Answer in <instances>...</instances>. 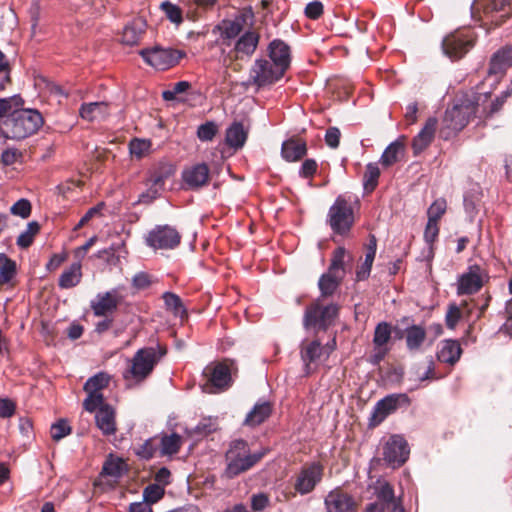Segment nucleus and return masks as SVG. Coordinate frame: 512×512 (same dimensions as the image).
<instances>
[{"instance_id": "nucleus-17", "label": "nucleus", "mask_w": 512, "mask_h": 512, "mask_svg": "<svg viewBox=\"0 0 512 512\" xmlns=\"http://www.w3.org/2000/svg\"><path fill=\"white\" fill-rule=\"evenodd\" d=\"M182 180L187 189L198 190L208 185L210 169L205 163L195 164L183 170Z\"/></svg>"}, {"instance_id": "nucleus-8", "label": "nucleus", "mask_w": 512, "mask_h": 512, "mask_svg": "<svg viewBox=\"0 0 512 512\" xmlns=\"http://www.w3.org/2000/svg\"><path fill=\"white\" fill-rule=\"evenodd\" d=\"M474 44L475 36L472 31H455L443 39L442 48L449 58L458 60L466 55Z\"/></svg>"}, {"instance_id": "nucleus-45", "label": "nucleus", "mask_w": 512, "mask_h": 512, "mask_svg": "<svg viewBox=\"0 0 512 512\" xmlns=\"http://www.w3.org/2000/svg\"><path fill=\"white\" fill-rule=\"evenodd\" d=\"M40 232V224L37 221L29 222L25 231L21 232L17 237L16 244L22 248H29L33 242L35 236Z\"/></svg>"}, {"instance_id": "nucleus-28", "label": "nucleus", "mask_w": 512, "mask_h": 512, "mask_svg": "<svg viewBox=\"0 0 512 512\" xmlns=\"http://www.w3.org/2000/svg\"><path fill=\"white\" fill-rule=\"evenodd\" d=\"M353 255L344 247H337L331 255L328 270L345 277L346 271L353 263Z\"/></svg>"}, {"instance_id": "nucleus-55", "label": "nucleus", "mask_w": 512, "mask_h": 512, "mask_svg": "<svg viewBox=\"0 0 512 512\" xmlns=\"http://www.w3.org/2000/svg\"><path fill=\"white\" fill-rule=\"evenodd\" d=\"M157 450L158 444L156 443V439L150 438L137 448L136 454L142 459L148 460L155 455Z\"/></svg>"}, {"instance_id": "nucleus-22", "label": "nucleus", "mask_w": 512, "mask_h": 512, "mask_svg": "<svg viewBox=\"0 0 512 512\" xmlns=\"http://www.w3.org/2000/svg\"><path fill=\"white\" fill-rule=\"evenodd\" d=\"M437 119L435 117H430L425 122L423 128L420 132L413 138L412 140V150L414 156L422 153L426 148L430 146L432 143L435 132L437 129Z\"/></svg>"}, {"instance_id": "nucleus-6", "label": "nucleus", "mask_w": 512, "mask_h": 512, "mask_svg": "<svg viewBox=\"0 0 512 512\" xmlns=\"http://www.w3.org/2000/svg\"><path fill=\"white\" fill-rule=\"evenodd\" d=\"M140 56L148 65L164 71L176 66L186 56V53L183 50L155 45L141 50Z\"/></svg>"}, {"instance_id": "nucleus-42", "label": "nucleus", "mask_w": 512, "mask_h": 512, "mask_svg": "<svg viewBox=\"0 0 512 512\" xmlns=\"http://www.w3.org/2000/svg\"><path fill=\"white\" fill-rule=\"evenodd\" d=\"M108 105L105 102H91L84 103L79 109V114L82 119L93 121L99 116L107 114Z\"/></svg>"}, {"instance_id": "nucleus-10", "label": "nucleus", "mask_w": 512, "mask_h": 512, "mask_svg": "<svg viewBox=\"0 0 512 512\" xmlns=\"http://www.w3.org/2000/svg\"><path fill=\"white\" fill-rule=\"evenodd\" d=\"M110 377L104 372H99L90 377L84 384L87 397L83 402L85 410L94 412L104 402L102 390L109 384Z\"/></svg>"}, {"instance_id": "nucleus-30", "label": "nucleus", "mask_w": 512, "mask_h": 512, "mask_svg": "<svg viewBox=\"0 0 512 512\" xmlns=\"http://www.w3.org/2000/svg\"><path fill=\"white\" fill-rule=\"evenodd\" d=\"M344 277L327 269L318 280V288L322 298L332 297L340 288Z\"/></svg>"}, {"instance_id": "nucleus-5", "label": "nucleus", "mask_w": 512, "mask_h": 512, "mask_svg": "<svg viewBox=\"0 0 512 512\" xmlns=\"http://www.w3.org/2000/svg\"><path fill=\"white\" fill-rule=\"evenodd\" d=\"M326 222L334 234L347 236L355 223L352 203L339 195L328 210Z\"/></svg>"}, {"instance_id": "nucleus-49", "label": "nucleus", "mask_w": 512, "mask_h": 512, "mask_svg": "<svg viewBox=\"0 0 512 512\" xmlns=\"http://www.w3.org/2000/svg\"><path fill=\"white\" fill-rule=\"evenodd\" d=\"M391 336V327L388 322H378L374 333V344L376 346L385 345Z\"/></svg>"}, {"instance_id": "nucleus-24", "label": "nucleus", "mask_w": 512, "mask_h": 512, "mask_svg": "<svg viewBox=\"0 0 512 512\" xmlns=\"http://www.w3.org/2000/svg\"><path fill=\"white\" fill-rule=\"evenodd\" d=\"M95 422L98 429L105 436L114 435L116 432L115 411L104 402L94 411Z\"/></svg>"}, {"instance_id": "nucleus-26", "label": "nucleus", "mask_w": 512, "mask_h": 512, "mask_svg": "<svg viewBox=\"0 0 512 512\" xmlns=\"http://www.w3.org/2000/svg\"><path fill=\"white\" fill-rule=\"evenodd\" d=\"M486 307L487 304L477 307L473 302H464L460 306L451 305L445 320H464L472 317L479 319L483 316V311Z\"/></svg>"}, {"instance_id": "nucleus-46", "label": "nucleus", "mask_w": 512, "mask_h": 512, "mask_svg": "<svg viewBox=\"0 0 512 512\" xmlns=\"http://www.w3.org/2000/svg\"><path fill=\"white\" fill-rule=\"evenodd\" d=\"M160 9L170 22L176 25L183 22V11L178 5L173 4L170 1H164L161 3Z\"/></svg>"}, {"instance_id": "nucleus-64", "label": "nucleus", "mask_w": 512, "mask_h": 512, "mask_svg": "<svg viewBox=\"0 0 512 512\" xmlns=\"http://www.w3.org/2000/svg\"><path fill=\"white\" fill-rule=\"evenodd\" d=\"M23 157L22 152L16 148H7L2 152L1 161L4 165L10 166L18 162Z\"/></svg>"}, {"instance_id": "nucleus-31", "label": "nucleus", "mask_w": 512, "mask_h": 512, "mask_svg": "<svg viewBox=\"0 0 512 512\" xmlns=\"http://www.w3.org/2000/svg\"><path fill=\"white\" fill-rule=\"evenodd\" d=\"M405 137L402 136L395 140L394 142L390 143L386 149L384 150L383 154L380 158V163L384 167H391L394 164L398 163L402 160L405 153V143H404Z\"/></svg>"}, {"instance_id": "nucleus-29", "label": "nucleus", "mask_w": 512, "mask_h": 512, "mask_svg": "<svg viewBox=\"0 0 512 512\" xmlns=\"http://www.w3.org/2000/svg\"><path fill=\"white\" fill-rule=\"evenodd\" d=\"M259 40V33L246 31L235 43L236 58L242 59L244 56H252L259 44Z\"/></svg>"}, {"instance_id": "nucleus-61", "label": "nucleus", "mask_w": 512, "mask_h": 512, "mask_svg": "<svg viewBox=\"0 0 512 512\" xmlns=\"http://www.w3.org/2000/svg\"><path fill=\"white\" fill-rule=\"evenodd\" d=\"M324 12V6L320 1H312L305 7V16L311 20L319 19Z\"/></svg>"}, {"instance_id": "nucleus-59", "label": "nucleus", "mask_w": 512, "mask_h": 512, "mask_svg": "<svg viewBox=\"0 0 512 512\" xmlns=\"http://www.w3.org/2000/svg\"><path fill=\"white\" fill-rule=\"evenodd\" d=\"M50 433L53 440L59 441L71 433V428L65 420H59L51 426Z\"/></svg>"}, {"instance_id": "nucleus-54", "label": "nucleus", "mask_w": 512, "mask_h": 512, "mask_svg": "<svg viewBox=\"0 0 512 512\" xmlns=\"http://www.w3.org/2000/svg\"><path fill=\"white\" fill-rule=\"evenodd\" d=\"M164 495V488L158 484L148 485L143 491V499L149 505L159 501Z\"/></svg>"}, {"instance_id": "nucleus-32", "label": "nucleus", "mask_w": 512, "mask_h": 512, "mask_svg": "<svg viewBox=\"0 0 512 512\" xmlns=\"http://www.w3.org/2000/svg\"><path fill=\"white\" fill-rule=\"evenodd\" d=\"M146 21L143 18H135L127 24L123 30L122 42L126 45H136L146 31Z\"/></svg>"}, {"instance_id": "nucleus-25", "label": "nucleus", "mask_w": 512, "mask_h": 512, "mask_svg": "<svg viewBox=\"0 0 512 512\" xmlns=\"http://www.w3.org/2000/svg\"><path fill=\"white\" fill-rule=\"evenodd\" d=\"M175 172L176 167L172 163L159 162L149 170L145 184L163 189L165 182L170 179Z\"/></svg>"}, {"instance_id": "nucleus-47", "label": "nucleus", "mask_w": 512, "mask_h": 512, "mask_svg": "<svg viewBox=\"0 0 512 512\" xmlns=\"http://www.w3.org/2000/svg\"><path fill=\"white\" fill-rule=\"evenodd\" d=\"M221 31V37L223 39H234L242 31L243 26L239 21L224 20L221 25L218 26Z\"/></svg>"}, {"instance_id": "nucleus-52", "label": "nucleus", "mask_w": 512, "mask_h": 512, "mask_svg": "<svg viewBox=\"0 0 512 512\" xmlns=\"http://www.w3.org/2000/svg\"><path fill=\"white\" fill-rule=\"evenodd\" d=\"M24 104V100L20 95H14L12 97L0 98V118L5 116L13 108L21 107Z\"/></svg>"}, {"instance_id": "nucleus-27", "label": "nucleus", "mask_w": 512, "mask_h": 512, "mask_svg": "<svg viewBox=\"0 0 512 512\" xmlns=\"http://www.w3.org/2000/svg\"><path fill=\"white\" fill-rule=\"evenodd\" d=\"M306 154V141L299 137H291L282 143L281 155L288 162L299 161Z\"/></svg>"}, {"instance_id": "nucleus-50", "label": "nucleus", "mask_w": 512, "mask_h": 512, "mask_svg": "<svg viewBox=\"0 0 512 512\" xmlns=\"http://www.w3.org/2000/svg\"><path fill=\"white\" fill-rule=\"evenodd\" d=\"M377 498L386 503L391 504L395 501V495L393 487L386 481H379L376 487Z\"/></svg>"}, {"instance_id": "nucleus-53", "label": "nucleus", "mask_w": 512, "mask_h": 512, "mask_svg": "<svg viewBox=\"0 0 512 512\" xmlns=\"http://www.w3.org/2000/svg\"><path fill=\"white\" fill-rule=\"evenodd\" d=\"M191 88V83L188 81H179L171 87V89L162 92V98L165 101L176 100L178 94L184 93Z\"/></svg>"}, {"instance_id": "nucleus-48", "label": "nucleus", "mask_w": 512, "mask_h": 512, "mask_svg": "<svg viewBox=\"0 0 512 512\" xmlns=\"http://www.w3.org/2000/svg\"><path fill=\"white\" fill-rule=\"evenodd\" d=\"M447 209V202L444 198L435 200L427 211L428 220L431 222H439Z\"/></svg>"}, {"instance_id": "nucleus-12", "label": "nucleus", "mask_w": 512, "mask_h": 512, "mask_svg": "<svg viewBox=\"0 0 512 512\" xmlns=\"http://www.w3.org/2000/svg\"><path fill=\"white\" fill-rule=\"evenodd\" d=\"M123 296L117 289H112L105 293H99L91 301V309L96 317H106L112 315L122 303Z\"/></svg>"}, {"instance_id": "nucleus-39", "label": "nucleus", "mask_w": 512, "mask_h": 512, "mask_svg": "<svg viewBox=\"0 0 512 512\" xmlns=\"http://www.w3.org/2000/svg\"><path fill=\"white\" fill-rule=\"evenodd\" d=\"M182 445V438L177 433L163 435L159 441V454L161 456H172L178 453Z\"/></svg>"}, {"instance_id": "nucleus-23", "label": "nucleus", "mask_w": 512, "mask_h": 512, "mask_svg": "<svg viewBox=\"0 0 512 512\" xmlns=\"http://www.w3.org/2000/svg\"><path fill=\"white\" fill-rule=\"evenodd\" d=\"M483 286L480 275V267L473 265L469 271L460 276L458 280L457 293L459 295H469L478 292Z\"/></svg>"}, {"instance_id": "nucleus-19", "label": "nucleus", "mask_w": 512, "mask_h": 512, "mask_svg": "<svg viewBox=\"0 0 512 512\" xmlns=\"http://www.w3.org/2000/svg\"><path fill=\"white\" fill-rule=\"evenodd\" d=\"M340 308L337 303L325 304L318 298L307 306L304 320H333L339 316Z\"/></svg>"}, {"instance_id": "nucleus-60", "label": "nucleus", "mask_w": 512, "mask_h": 512, "mask_svg": "<svg viewBox=\"0 0 512 512\" xmlns=\"http://www.w3.org/2000/svg\"><path fill=\"white\" fill-rule=\"evenodd\" d=\"M216 430V423L211 418L202 419L193 429L199 436H206Z\"/></svg>"}, {"instance_id": "nucleus-13", "label": "nucleus", "mask_w": 512, "mask_h": 512, "mask_svg": "<svg viewBox=\"0 0 512 512\" xmlns=\"http://www.w3.org/2000/svg\"><path fill=\"white\" fill-rule=\"evenodd\" d=\"M407 441L400 435H393L386 443L383 451L384 460L393 467H399L409 456Z\"/></svg>"}, {"instance_id": "nucleus-38", "label": "nucleus", "mask_w": 512, "mask_h": 512, "mask_svg": "<svg viewBox=\"0 0 512 512\" xmlns=\"http://www.w3.org/2000/svg\"><path fill=\"white\" fill-rule=\"evenodd\" d=\"M248 132L244 129L241 122H234L226 130V143L229 147L240 149L247 140Z\"/></svg>"}, {"instance_id": "nucleus-20", "label": "nucleus", "mask_w": 512, "mask_h": 512, "mask_svg": "<svg viewBox=\"0 0 512 512\" xmlns=\"http://www.w3.org/2000/svg\"><path fill=\"white\" fill-rule=\"evenodd\" d=\"M512 67V43L494 52L489 60L488 75L502 77Z\"/></svg>"}, {"instance_id": "nucleus-3", "label": "nucleus", "mask_w": 512, "mask_h": 512, "mask_svg": "<svg viewBox=\"0 0 512 512\" xmlns=\"http://www.w3.org/2000/svg\"><path fill=\"white\" fill-rule=\"evenodd\" d=\"M165 354L166 349L159 344L139 349L130 361L129 368L123 373V377L126 380H144Z\"/></svg>"}, {"instance_id": "nucleus-1", "label": "nucleus", "mask_w": 512, "mask_h": 512, "mask_svg": "<svg viewBox=\"0 0 512 512\" xmlns=\"http://www.w3.org/2000/svg\"><path fill=\"white\" fill-rule=\"evenodd\" d=\"M43 123V117L38 110L16 109L0 120V136L20 141L35 134Z\"/></svg>"}, {"instance_id": "nucleus-40", "label": "nucleus", "mask_w": 512, "mask_h": 512, "mask_svg": "<svg viewBox=\"0 0 512 512\" xmlns=\"http://www.w3.org/2000/svg\"><path fill=\"white\" fill-rule=\"evenodd\" d=\"M126 470V464L121 458L110 455L104 462L101 475L114 478L115 480L122 477Z\"/></svg>"}, {"instance_id": "nucleus-36", "label": "nucleus", "mask_w": 512, "mask_h": 512, "mask_svg": "<svg viewBox=\"0 0 512 512\" xmlns=\"http://www.w3.org/2000/svg\"><path fill=\"white\" fill-rule=\"evenodd\" d=\"M272 408L269 402H258L252 410L247 414L244 424L247 426H257L263 423L271 414Z\"/></svg>"}, {"instance_id": "nucleus-41", "label": "nucleus", "mask_w": 512, "mask_h": 512, "mask_svg": "<svg viewBox=\"0 0 512 512\" xmlns=\"http://www.w3.org/2000/svg\"><path fill=\"white\" fill-rule=\"evenodd\" d=\"M426 340V331L420 325H411L406 329V345L410 351H418Z\"/></svg>"}, {"instance_id": "nucleus-16", "label": "nucleus", "mask_w": 512, "mask_h": 512, "mask_svg": "<svg viewBox=\"0 0 512 512\" xmlns=\"http://www.w3.org/2000/svg\"><path fill=\"white\" fill-rule=\"evenodd\" d=\"M326 512H355L354 498L341 488L331 490L324 498Z\"/></svg>"}, {"instance_id": "nucleus-9", "label": "nucleus", "mask_w": 512, "mask_h": 512, "mask_svg": "<svg viewBox=\"0 0 512 512\" xmlns=\"http://www.w3.org/2000/svg\"><path fill=\"white\" fill-rule=\"evenodd\" d=\"M180 241V233L169 225H157L145 237L146 245L153 249H174Z\"/></svg>"}, {"instance_id": "nucleus-21", "label": "nucleus", "mask_w": 512, "mask_h": 512, "mask_svg": "<svg viewBox=\"0 0 512 512\" xmlns=\"http://www.w3.org/2000/svg\"><path fill=\"white\" fill-rule=\"evenodd\" d=\"M268 59L286 73L291 65V51L289 45L283 40L274 39L268 45Z\"/></svg>"}, {"instance_id": "nucleus-18", "label": "nucleus", "mask_w": 512, "mask_h": 512, "mask_svg": "<svg viewBox=\"0 0 512 512\" xmlns=\"http://www.w3.org/2000/svg\"><path fill=\"white\" fill-rule=\"evenodd\" d=\"M323 468L318 463H313L304 468L297 477L295 489L302 495L310 493L321 481Z\"/></svg>"}, {"instance_id": "nucleus-11", "label": "nucleus", "mask_w": 512, "mask_h": 512, "mask_svg": "<svg viewBox=\"0 0 512 512\" xmlns=\"http://www.w3.org/2000/svg\"><path fill=\"white\" fill-rule=\"evenodd\" d=\"M409 405L410 399L404 393L387 395L375 404L370 417V425H379L388 415L394 413L399 407Z\"/></svg>"}, {"instance_id": "nucleus-57", "label": "nucleus", "mask_w": 512, "mask_h": 512, "mask_svg": "<svg viewBox=\"0 0 512 512\" xmlns=\"http://www.w3.org/2000/svg\"><path fill=\"white\" fill-rule=\"evenodd\" d=\"M217 132V125L212 121H208L198 127L197 136L201 141H211Z\"/></svg>"}, {"instance_id": "nucleus-37", "label": "nucleus", "mask_w": 512, "mask_h": 512, "mask_svg": "<svg viewBox=\"0 0 512 512\" xmlns=\"http://www.w3.org/2000/svg\"><path fill=\"white\" fill-rule=\"evenodd\" d=\"M164 305L167 311L171 312L173 317L181 320L188 317L187 308L182 299L173 292H165L162 295Z\"/></svg>"}, {"instance_id": "nucleus-58", "label": "nucleus", "mask_w": 512, "mask_h": 512, "mask_svg": "<svg viewBox=\"0 0 512 512\" xmlns=\"http://www.w3.org/2000/svg\"><path fill=\"white\" fill-rule=\"evenodd\" d=\"M374 259L371 255H365L363 263L357 267L355 272V280L357 282L365 281L369 278Z\"/></svg>"}, {"instance_id": "nucleus-43", "label": "nucleus", "mask_w": 512, "mask_h": 512, "mask_svg": "<svg viewBox=\"0 0 512 512\" xmlns=\"http://www.w3.org/2000/svg\"><path fill=\"white\" fill-rule=\"evenodd\" d=\"M81 276V265L74 263L61 274L58 284L63 289L75 287L80 282Z\"/></svg>"}, {"instance_id": "nucleus-63", "label": "nucleus", "mask_w": 512, "mask_h": 512, "mask_svg": "<svg viewBox=\"0 0 512 512\" xmlns=\"http://www.w3.org/2000/svg\"><path fill=\"white\" fill-rule=\"evenodd\" d=\"M150 148V143L141 139H133L129 144L130 153L141 158Z\"/></svg>"}, {"instance_id": "nucleus-15", "label": "nucleus", "mask_w": 512, "mask_h": 512, "mask_svg": "<svg viewBox=\"0 0 512 512\" xmlns=\"http://www.w3.org/2000/svg\"><path fill=\"white\" fill-rule=\"evenodd\" d=\"M211 386L209 392L217 393L226 390L232 383L230 369L223 363L209 365L204 369Z\"/></svg>"}, {"instance_id": "nucleus-44", "label": "nucleus", "mask_w": 512, "mask_h": 512, "mask_svg": "<svg viewBox=\"0 0 512 512\" xmlns=\"http://www.w3.org/2000/svg\"><path fill=\"white\" fill-rule=\"evenodd\" d=\"M380 174L381 172L377 163H368L366 165V170L363 175V188L366 193L370 194L376 189Z\"/></svg>"}, {"instance_id": "nucleus-35", "label": "nucleus", "mask_w": 512, "mask_h": 512, "mask_svg": "<svg viewBox=\"0 0 512 512\" xmlns=\"http://www.w3.org/2000/svg\"><path fill=\"white\" fill-rule=\"evenodd\" d=\"M462 354V349L457 340H445L442 342L437 352V358L440 362L454 365Z\"/></svg>"}, {"instance_id": "nucleus-34", "label": "nucleus", "mask_w": 512, "mask_h": 512, "mask_svg": "<svg viewBox=\"0 0 512 512\" xmlns=\"http://www.w3.org/2000/svg\"><path fill=\"white\" fill-rule=\"evenodd\" d=\"M17 275V265L6 254L0 253V287H14Z\"/></svg>"}, {"instance_id": "nucleus-56", "label": "nucleus", "mask_w": 512, "mask_h": 512, "mask_svg": "<svg viewBox=\"0 0 512 512\" xmlns=\"http://www.w3.org/2000/svg\"><path fill=\"white\" fill-rule=\"evenodd\" d=\"M31 210L32 206L30 201L24 198L19 199L10 207L11 214L19 216L23 219H26L30 216Z\"/></svg>"}, {"instance_id": "nucleus-4", "label": "nucleus", "mask_w": 512, "mask_h": 512, "mask_svg": "<svg viewBox=\"0 0 512 512\" xmlns=\"http://www.w3.org/2000/svg\"><path fill=\"white\" fill-rule=\"evenodd\" d=\"M264 456V452L251 453L248 443L242 439L231 442L226 452V475L234 478L239 474L249 470Z\"/></svg>"}, {"instance_id": "nucleus-14", "label": "nucleus", "mask_w": 512, "mask_h": 512, "mask_svg": "<svg viewBox=\"0 0 512 512\" xmlns=\"http://www.w3.org/2000/svg\"><path fill=\"white\" fill-rule=\"evenodd\" d=\"M483 13L495 27L501 26L512 15V0H487Z\"/></svg>"}, {"instance_id": "nucleus-33", "label": "nucleus", "mask_w": 512, "mask_h": 512, "mask_svg": "<svg viewBox=\"0 0 512 512\" xmlns=\"http://www.w3.org/2000/svg\"><path fill=\"white\" fill-rule=\"evenodd\" d=\"M323 354V347L319 340L303 344L301 347V359L304 363L306 374L312 371L311 365L317 363Z\"/></svg>"}, {"instance_id": "nucleus-62", "label": "nucleus", "mask_w": 512, "mask_h": 512, "mask_svg": "<svg viewBox=\"0 0 512 512\" xmlns=\"http://www.w3.org/2000/svg\"><path fill=\"white\" fill-rule=\"evenodd\" d=\"M318 169V164L316 160L314 159H306L302 163L300 170H299V176L305 179H312L313 176L316 174Z\"/></svg>"}, {"instance_id": "nucleus-51", "label": "nucleus", "mask_w": 512, "mask_h": 512, "mask_svg": "<svg viewBox=\"0 0 512 512\" xmlns=\"http://www.w3.org/2000/svg\"><path fill=\"white\" fill-rule=\"evenodd\" d=\"M155 282L156 279L152 275L146 272H138L132 278V287L136 291L146 290Z\"/></svg>"}, {"instance_id": "nucleus-2", "label": "nucleus", "mask_w": 512, "mask_h": 512, "mask_svg": "<svg viewBox=\"0 0 512 512\" xmlns=\"http://www.w3.org/2000/svg\"><path fill=\"white\" fill-rule=\"evenodd\" d=\"M477 107L478 104L475 99L467 96L458 99L452 107L446 109L439 130V137L446 141L455 137L476 114Z\"/></svg>"}, {"instance_id": "nucleus-7", "label": "nucleus", "mask_w": 512, "mask_h": 512, "mask_svg": "<svg viewBox=\"0 0 512 512\" xmlns=\"http://www.w3.org/2000/svg\"><path fill=\"white\" fill-rule=\"evenodd\" d=\"M285 73L268 58H258L249 71V83L257 89L274 85Z\"/></svg>"}]
</instances>
